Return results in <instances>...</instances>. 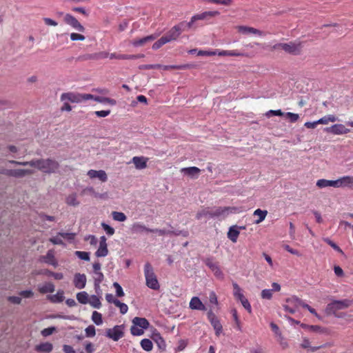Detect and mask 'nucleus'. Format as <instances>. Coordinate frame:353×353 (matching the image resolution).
<instances>
[{"label":"nucleus","instance_id":"b1692460","mask_svg":"<svg viewBox=\"0 0 353 353\" xmlns=\"http://www.w3.org/2000/svg\"><path fill=\"white\" fill-rule=\"evenodd\" d=\"M143 54H131V55H127V54H117V53H111L110 54V59H136L141 57H143Z\"/></svg>","mask_w":353,"mask_h":353},{"label":"nucleus","instance_id":"052dcab7","mask_svg":"<svg viewBox=\"0 0 353 353\" xmlns=\"http://www.w3.org/2000/svg\"><path fill=\"white\" fill-rule=\"evenodd\" d=\"M205 263L212 271L219 266L217 263L214 262L212 259L210 258L205 259Z\"/></svg>","mask_w":353,"mask_h":353},{"label":"nucleus","instance_id":"c85d7f7f","mask_svg":"<svg viewBox=\"0 0 353 353\" xmlns=\"http://www.w3.org/2000/svg\"><path fill=\"white\" fill-rule=\"evenodd\" d=\"M132 323L143 330L147 329L150 325L146 319L141 317H134L132 320Z\"/></svg>","mask_w":353,"mask_h":353},{"label":"nucleus","instance_id":"4d7b16f0","mask_svg":"<svg viewBox=\"0 0 353 353\" xmlns=\"http://www.w3.org/2000/svg\"><path fill=\"white\" fill-rule=\"evenodd\" d=\"M198 56H214L217 55V50H199L197 52Z\"/></svg>","mask_w":353,"mask_h":353},{"label":"nucleus","instance_id":"f3484780","mask_svg":"<svg viewBox=\"0 0 353 353\" xmlns=\"http://www.w3.org/2000/svg\"><path fill=\"white\" fill-rule=\"evenodd\" d=\"M88 176L90 179H99L102 182H105L108 180V176L104 170H90L88 172Z\"/></svg>","mask_w":353,"mask_h":353},{"label":"nucleus","instance_id":"a19ab883","mask_svg":"<svg viewBox=\"0 0 353 353\" xmlns=\"http://www.w3.org/2000/svg\"><path fill=\"white\" fill-rule=\"evenodd\" d=\"M95 101H97L101 103H108L110 105H114L117 103L116 100L113 99L99 96H97V98H95Z\"/></svg>","mask_w":353,"mask_h":353},{"label":"nucleus","instance_id":"58836bf2","mask_svg":"<svg viewBox=\"0 0 353 353\" xmlns=\"http://www.w3.org/2000/svg\"><path fill=\"white\" fill-rule=\"evenodd\" d=\"M94 308H100L101 303L99 298L96 295H92L89 297L88 303Z\"/></svg>","mask_w":353,"mask_h":353},{"label":"nucleus","instance_id":"c03bdc74","mask_svg":"<svg viewBox=\"0 0 353 353\" xmlns=\"http://www.w3.org/2000/svg\"><path fill=\"white\" fill-rule=\"evenodd\" d=\"M308 330L313 332L319 334H327V329L319 325H310L308 326Z\"/></svg>","mask_w":353,"mask_h":353},{"label":"nucleus","instance_id":"bb28decb","mask_svg":"<svg viewBox=\"0 0 353 353\" xmlns=\"http://www.w3.org/2000/svg\"><path fill=\"white\" fill-rule=\"evenodd\" d=\"M38 290L41 294L52 293L54 291V285L51 282H46L38 286Z\"/></svg>","mask_w":353,"mask_h":353},{"label":"nucleus","instance_id":"a878e982","mask_svg":"<svg viewBox=\"0 0 353 353\" xmlns=\"http://www.w3.org/2000/svg\"><path fill=\"white\" fill-rule=\"evenodd\" d=\"M220 14L219 11H206L201 14L194 15V19L204 20L210 17H214Z\"/></svg>","mask_w":353,"mask_h":353},{"label":"nucleus","instance_id":"dca6fc26","mask_svg":"<svg viewBox=\"0 0 353 353\" xmlns=\"http://www.w3.org/2000/svg\"><path fill=\"white\" fill-rule=\"evenodd\" d=\"M181 172L191 179H197L200 174L201 170L197 167L183 168L181 169Z\"/></svg>","mask_w":353,"mask_h":353},{"label":"nucleus","instance_id":"393cba45","mask_svg":"<svg viewBox=\"0 0 353 353\" xmlns=\"http://www.w3.org/2000/svg\"><path fill=\"white\" fill-rule=\"evenodd\" d=\"M152 339L156 343L160 350H164L165 349V342L159 332H153Z\"/></svg>","mask_w":353,"mask_h":353},{"label":"nucleus","instance_id":"cd10ccee","mask_svg":"<svg viewBox=\"0 0 353 353\" xmlns=\"http://www.w3.org/2000/svg\"><path fill=\"white\" fill-rule=\"evenodd\" d=\"M217 55L223 57V56H231V57H243L247 54L243 52H241L238 50H217Z\"/></svg>","mask_w":353,"mask_h":353},{"label":"nucleus","instance_id":"2eb2a0df","mask_svg":"<svg viewBox=\"0 0 353 353\" xmlns=\"http://www.w3.org/2000/svg\"><path fill=\"white\" fill-rule=\"evenodd\" d=\"M86 276L84 274L77 273L74 276V285L77 289L81 290L85 287Z\"/></svg>","mask_w":353,"mask_h":353},{"label":"nucleus","instance_id":"de8ad7c7","mask_svg":"<svg viewBox=\"0 0 353 353\" xmlns=\"http://www.w3.org/2000/svg\"><path fill=\"white\" fill-rule=\"evenodd\" d=\"M92 320L97 325H100L103 323L102 315L97 311L92 312Z\"/></svg>","mask_w":353,"mask_h":353},{"label":"nucleus","instance_id":"473e14b6","mask_svg":"<svg viewBox=\"0 0 353 353\" xmlns=\"http://www.w3.org/2000/svg\"><path fill=\"white\" fill-rule=\"evenodd\" d=\"M34 173L32 170L28 169H15L14 170L13 176L15 178H22L26 175H30Z\"/></svg>","mask_w":353,"mask_h":353},{"label":"nucleus","instance_id":"9b49d317","mask_svg":"<svg viewBox=\"0 0 353 353\" xmlns=\"http://www.w3.org/2000/svg\"><path fill=\"white\" fill-rule=\"evenodd\" d=\"M208 318L215 330L216 335L219 336L222 332V325L220 321L212 311L208 312Z\"/></svg>","mask_w":353,"mask_h":353},{"label":"nucleus","instance_id":"0eeeda50","mask_svg":"<svg viewBox=\"0 0 353 353\" xmlns=\"http://www.w3.org/2000/svg\"><path fill=\"white\" fill-rule=\"evenodd\" d=\"M106 336L114 341H119L123 336V325H115L113 328L108 329Z\"/></svg>","mask_w":353,"mask_h":353},{"label":"nucleus","instance_id":"5701e85b","mask_svg":"<svg viewBox=\"0 0 353 353\" xmlns=\"http://www.w3.org/2000/svg\"><path fill=\"white\" fill-rule=\"evenodd\" d=\"M43 260L45 263L51 265L54 268L58 266V262L54 257V252L52 250H48L46 255L43 256Z\"/></svg>","mask_w":353,"mask_h":353},{"label":"nucleus","instance_id":"e2e57ef3","mask_svg":"<svg viewBox=\"0 0 353 353\" xmlns=\"http://www.w3.org/2000/svg\"><path fill=\"white\" fill-rule=\"evenodd\" d=\"M50 241L54 245H63L62 238L59 235V233H58L57 236L50 238Z\"/></svg>","mask_w":353,"mask_h":353},{"label":"nucleus","instance_id":"39448f33","mask_svg":"<svg viewBox=\"0 0 353 353\" xmlns=\"http://www.w3.org/2000/svg\"><path fill=\"white\" fill-rule=\"evenodd\" d=\"M185 25V22H181L174 26H173L165 36V37L169 40V42L172 41L176 40L177 38L180 36L181 32L183 31V26Z\"/></svg>","mask_w":353,"mask_h":353},{"label":"nucleus","instance_id":"412c9836","mask_svg":"<svg viewBox=\"0 0 353 353\" xmlns=\"http://www.w3.org/2000/svg\"><path fill=\"white\" fill-rule=\"evenodd\" d=\"M316 186L319 188H324L327 187H334L338 188L337 179L336 180H327V179H319L316 181Z\"/></svg>","mask_w":353,"mask_h":353},{"label":"nucleus","instance_id":"f8f14e48","mask_svg":"<svg viewBox=\"0 0 353 353\" xmlns=\"http://www.w3.org/2000/svg\"><path fill=\"white\" fill-rule=\"evenodd\" d=\"M61 101H68L71 103H82V94L66 92L63 93L61 96Z\"/></svg>","mask_w":353,"mask_h":353},{"label":"nucleus","instance_id":"5fc2aeb1","mask_svg":"<svg viewBox=\"0 0 353 353\" xmlns=\"http://www.w3.org/2000/svg\"><path fill=\"white\" fill-rule=\"evenodd\" d=\"M131 334L134 336H141L143 334V330L133 324L130 329Z\"/></svg>","mask_w":353,"mask_h":353},{"label":"nucleus","instance_id":"a211bd4d","mask_svg":"<svg viewBox=\"0 0 353 353\" xmlns=\"http://www.w3.org/2000/svg\"><path fill=\"white\" fill-rule=\"evenodd\" d=\"M189 306L192 310H202V311L206 310L205 306L201 302L200 299L197 296H194L191 299V300L190 301Z\"/></svg>","mask_w":353,"mask_h":353},{"label":"nucleus","instance_id":"f704fd0d","mask_svg":"<svg viewBox=\"0 0 353 353\" xmlns=\"http://www.w3.org/2000/svg\"><path fill=\"white\" fill-rule=\"evenodd\" d=\"M150 228H148L141 223H135L132 225V230L134 233H143L144 232H150Z\"/></svg>","mask_w":353,"mask_h":353},{"label":"nucleus","instance_id":"6ab92c4d","mask_svg":"<svg viewBox=\"0 0 353 353\" xmlns=\"http://www.w3.org/2000/svg\"><path fill=\"white\" fill-rule=\"evenodd\" d=\"M338 188L352 187L353 185V176H344L337 179Z\"/></svg>","mask_w":353,"mask_h":353},{"label":"nucleus","instance_id":"423d86ee","mask_svg":"<svg viewBox=\"0 0 353 353\" xmlns=\"http://www.w3.org/2000/svg\"><path fill=\"white\" fill-rule=\"evenodd\" d=\"M64 22L71 26L74 30L83 32L85 28L79 22V21L70 14H66L63 17Z\"/></svg>","mask_w":353,"mask_h":353},{"label":"nucleus","instance_id":"e433bc0d","mask_svg":"<svg viewBox=\"0 0 353 353\" xmlns=\"http://www.w3.org/2000/svg\"><path fill=\"white\" fill-rule=\"evenodd\" d=\"M267 214H268L267 210H262L261 209H256L254 212L253 214H254V216H258V219H256L254 221V223L256 224H259V223H261L265 219Z\"/></svg>","mask_w":353,"mask_h":353},{"label":"nucleus","instance_id":"3c124183","mask_svg":"<svg viewBox=\"0 0 353 353\" xmlns=\"http://www.w3.org/2000/svg\"><path fill=\"white\" fill-rule=\"evenodd\" d=\"M74 254L78 258H79L82 260L87 261L90 260L89 252H83V251H76Z\"/></svg>","mask_w":353,"mask_h":353},{"label":"nucleus","instance_id":"338daca9","mask_svg":"<svg viewBox=\"0 0 353 353\" xmlns=\"http://www.w3.org/2000/svg\"><path fill=\"white\" fill-rule=\"evenodd\" d=\"M113 286L115 288L116 290V294L119 297H121L124 296L123 290L121 288V286L117 282H114L113 283Z\"/></svg>","mask_w":353,"mask_h":353},{"label":"nucleus","instance_id":"c756f323","mask_svg":"<svg viewBox=\"0 0 353 353\" xmlns=\"http://www.w3.org/2000/svg\"><path fill=\"white\" fill-rule=\"evenodd\" d=\"M53 345L49 342L41 343L35 346V350L38 352L49 353L52 352Z\"/></svg>","mask_w":353,"mask_h":353},{"label":"nucleus","instance_id":"c9c22d12","mask_svg":"<svg viewBox=\"0 0 353 353\" xmlns=\"http://www.w3.org/2000/svg\"><path fill=\"white\" fill-rule=\"evenodd\" d=\"M64 293L62 290H59L57 294L49 296L48 299L52 303H61L64 299Z\"/></svg>","mask_w":353,"mask_h":353},{"label":"nucleus","instance_id":"9d476101","mask_svg":"<svg viewBox=\"0 0 353 353\" xmlns=\"http://www.w3.org/2000/svg\"><path fill=\"white\" fill-rule=\"evenodd\" d=\"M302 49V44L300 41H291L289 43H285L284 51L287 53L292 54H300Z\"/></svg>","mask_w":353,"mask_h":353},{"label":"nucleus","instance_id":"8fccbe9b","mask_svg":"<svg viewBox=\"0 0 353 353\" xmlns=\"http://www.w3.org/2000/svg\"><path fill=\"white\" fill-rule=\"evenodd\" d=\"M211 214H212V210H210L208 208L203 209L196 214V218L198 219H201L203 216L212 218Z\"/></svg>","mask_w":353,"mask_h":353},{"label":"nucleus","instance_id":"bf43d9fd","mask_svg":"<svg viewBox=\"0 0 353 353\" xmlns=\"http://www.w3.org/2000/svg\"><path fill=\"white\" fill-rule=\"evenodd\" d=\"M116 306L119 307L120 312L122 314H125L128 310V305L125 303H121L120 301H116Z\"/></svg>","mask_w":353,"mask_h":353},{"label":"nucleus","instance_id":"69168bd1","mask_svg":"<svg viewBox=\"0 0 353 353\" xmlns=\"http://www.w3.org/2000/svg\"><path fill=\"white\" fill-rule=\"evenodd\" d=\"M272 297V292L271 290L265 289L261 292V298L263 299H271Z\"/></svg>","mask_w":353,"mask_h":353},{"label":"nucleus","instance_id":"6e6552de","mask_svg":"<svg viewBox=\"0 0 353 353\" xmlns=\"http://www.w3.org/2000/svg\"><path fill=\"white\" fill-rule=\"evenodd\" d=\"M236 29L237 30L238 32L243 35L255 34L259 37L265 36V33L263 32L250 26H238L236 27Z\"/></svg>","mask_w":353,"mask_h":353},{"label":"nucleus","instance_id":"4be33fe9","mask_svg":"<svg viewBox=\"0 0 353 353\" xmlns=\"http://www.w3.org/2000/svg\"><path fill=\"white\" fill-rule=\"evenodd\" d=\"M157 37V35L151 34L141 39H134L132 41V44L135 47L142 46L148 42L154 41Z\"/></svg>","mask_w":353,"mask_h":353},{"label":"nucleus","instance_id":"0e129e2a","mask_svg":"<svg viewBox=\"0 0 353 353\" xmlns=\"http://www.w3.org/2000/svg\"><path fill=\"white\" fill-rule=\"evenodd\" d=\"M110 54L108 52L105 51L99 52L98 53H96L93 55V58L96 59H106L108 57L110 58Z\"/></svg>","mask_w":353,"mask_h":353},{"label":"nucleus","instance_id":"09e8293b","mask_svg":"<svg viewBox=\"0 0 353 353\" xmlns=\"http://www.w3.org/2000/svg\"><path fill=\"white\" fill-rule=\"evenodd\" d=\"M112 218L114 221L123 222L126 220L127 217L124 213L121 212H112Z\"/></svg>","mask_w":353,"mask_h":353},{"label":"nucleus","instance_id":"79ce46f5","mask_svg":"<svg viewBox=\"0 0 353 353\" xmlns=\"http://www.w3.org/2000/svg\"><path fill=\"white\" fill-rule=\"evenodd\" d=\"M140 344H141V347L145 351H147V352L151 351L153 348L152 342L151 340H150L148 339H142Z\"/></svg>","mask_w":353,"mask_h":353},{"label":"nucleus","instance_id":"4468645a","mask_svg":"<svg viewBox=\"0 0 353 353\" xmlns=\"http://www.w3.org/2000/svg\"><path fill=\"white\" fill-rule=\"evenodd\" d=\"M108 254V250L106 243V238L104 236L100 237L99 246L95 252L97 257H104Z\"/></svg>","mask_w":353,"mask_h":353},{"label":"nucleus","instance_id":"13d9d810","mask_svg":"<svg viewBox=\"0 0 353 353\" xmlns=\"http://www.w3.org/2000/svg\"><path fill=\"white\" fill-rule=\"evenodd\" d=\"M87 337H93L96 334L95 327L93 325H89L85 330Z\"/></svg>","mask_w":353,"mask_h":353},{"label":"nucleus","instance_id":"1a4fd4ad","mask_svg":"<svg viewBox=\"0 0 353 353\" xmlns=\"http://www.w3.org/2000/svg\"><path fill=\"white\" fill-rule=\"evenodd\" d=\"M188 68V65H163L160 64H150V65H144L141 66V68L150 70V69H163L165 70H171V69H176V70H183Z\"/></svg>","mask_w":353,"mask_h":353},{"label":"nucleus","instance_id":"49530a36","mask_svg":"<svg viewBox=\"0 0 353 353\" xmlns=\"http://www.w3.org/2000/svg\"><path fill=\"white\" fill-rule=\"evenodd\" d=\"M9 163H10L12 164H14V165H23V166L29 165L30 167L35 168V159H32L30 161H14V160H10V161H9Z\"/></svg>","mask_w":353,"mask_h":353},{"label":"nucleus","instance_id":"774afa93","mask_svg":"<svg viewBox=\"0 0 353 353\" xmlns=\"http://www.w3.org/2000/svg\"><path fill=\"white\" fill-rule=\"evenodd\" d=\"M285 116L286 117H288V119H290V121L292 123L296 122L299 118V115L298 114H295V113H292V112H286L285 114Z\"/></svg>","mask_w":353,"mask_h":353},{"label":"nucleus","instance_id":"7c9ffc66","mask_svg":"<svg viewBox=\"0 0 353 353\" xmlns=\"http://www.w3.org/2000/svg\"><path fill=\"white\" fill-rule=\"evenodd\" d=\"M239 233L240 232L238 227L234 225L230 228L228 232V236L233 243H235L237 241Z\"/></svg>","mask_w":353,"mask_h":353},{"label":"nucleus","instance_id":"2f4dec72","mask_svg":"<svg viewBox=\"0 0 353 353\" xmlns=\"http://www.w3.org/2000/svg\"><path fill=\"white\" fill-rule=\"evenodd\" d=\"M94 288L97 291L100 288V284L104 279V275L101 272H93Z\"/></svg>","mask_w":353,"mask_h":353},{"label":"nucleus","instance_id":"603ef678","mask_svg":"<svg viewBox=\"0 0 353 353\" xmlns=\"http://www.w3.org/2000/svg\"><path fill=\"white\" fill-rule=\"evenodd\" d=\"M101 227L108 235L112 236L114 234V229L105 223H101Z\"/></svg>","mask_w":353,"mask_h":353},{"label":"nucleus","instance_id":"aec40b11","mask_svg":"<svg viewBox=\"0 0 353 353\" xmlns=\"http://www.w3.org/2000/svg\"><path fill=\"white\" fill-rule=\"evenodd\" d=\"M132 161L137 169L142 170L146 168L148 159L144 157H134Z\"/></svg>","mask_w":353,"mask_h":353},{"label":"nucleus","instance_id":"a18cd8bd","mask_svg":"<svg viewBox=\"0 0 353 353\" xmlns=\"http://www.w3.org/2000/svg\"><path fill=\"white\" fill-rule=\"evenodd\" d=\"M169 43V40L167 39L165 36L161 37L159 40H157L152 45V49L156 50L159 49L162 46Z\"/></svg>","mask_w":353,"mask_h":353},{"label":"nucleus","instance_id":"7ed1b4c3","mask_svg":"<svg viewBox=\"0 0 353 353\" xmlns=\"http://www.w3.org/2000/svg\"><path fill=\"white\" fill-rule=\"evenodd\" d=\"M350 301L348 300L334 301L329 303L326 307V312L328 314H334L336 311L348 307Z\"/></svg>","mask_w":353,"mask_h":353},{"label":"nucleus","instance_id":"20e7f679","mask_svg":"<svg viewBox=\"0 0 353 353\" xmlns=\"http://www.w3.org/2000/svg\"><path fill=\"white\" fill-rule=\"evenodd\" d=\"M239 212L238 208L236 207H219L212 210V217H225L229 214Z\"/></svg>","mask_w":353,"mask_h":353},{"label":"nucleus","instance_id":"f257e3e1","mask_svg":"<svg viewBox=\"0 0 353 353\" xmlns=\"http://www.w3.org/2000/svg\"><path fill=\"white\" fill-rule=\"evenodd\" d=\"M35 168L46 174L55 173L59 168V163L50 158L35 159Z\"/></svg>","mask_w":353,"mask_h":353},{"label":"nucleus","instance_id":"6e6d98bb","mask_svg":"<svg viewBox=\"0 0 353 353\" xmlns=\"http://www.w3.org/2000/svg\"><path fill=\"white\" fill-rule=\"evenodd\" d=\"M323 241L327 243L328 245H330L334 250H335L336 252L339 253H343L342 250L333 241H332L328 238L323 239Z\"/></svg>","mask_w":353,"mask_h":353},{"label":"nucleus","instance_id":"ea45409f","mask_svg":"<svg viewBox=\"0 0 353 353\" xmlns=\"http://www.w3.org/2000/svg\"><path fill=\"white\" fill-rule=\"evenodd\" d=\"M89 295L86 292H80L77 294V301L81 304H87L89 300Z\"/></svg>","mask_w":353,"mask_h":353},{"label":"nucleus","instance_id":"ddd939ff","mask_svg":"<svg viewBox=\"0 0 353 353\" xmlns=\"http://www.w3.org/2000/svg\"><path fill=\"white\" fill-rule=\"evenodd\" d=\"M325 130L334 134H345L350 131V129L345 128L343 124H334L331 127L326 128Z\"/></svg>","mask_w":353,"mask_h":353},{"label":"nucleus","instance_id":"864d4df0","mask_svg":"<svg viewBox=\"0 0 353 353\" xmlns=\"http://www.w3.org/2000/svg\"><path fill=\"white\" fill-rule=\"evenodd\" d=\"M208 2L213 3L219 5L230 6L233 1L232 0H207Z\"/></svg>","mask_w":353,"mask_h":353},{"label":"nucleus","instance_id":"72a5a7b5","mask_svg":"<svg viewBox=\"0 0 353 353\" xmlns=\"http://www.w3.org/2000/svg\"><path fill=\"white\" fill-rule=\"evenodd\" d=\"M65 203L70 206H78L79 201L77 199V194L76 193H72L68 195L65 198Z\"/></svg>","mask_w":353,"mask_h":353},{"label":"nucleus","instance_id":"4c0bfd02","mask_svg":"<svg viewBox=\"0 0 353 353\" xmlns=\"http://www.w3.org/2000/svg\"><path fill=\"white\" fill-rule=\"evenodd\" d=\"M233 294L234 296L241 301L243 299L245 298L242 292L241 288L239 287V285L236 283H233Z\"/></svg>","mask_w":353,"mask_h":353},{"label":"nucleus","instance_id":"f03ea898","mask_svg":"<svg viewBox=\"0 0 353 353\" xmlns=\"http://www.w3.org/2000/svg\"><path fill=\"white\" fill-rule=\"evenodd\" d=\"M144 276L146 285L154 290H158L160 288L157 276L154 274V269L150 263H146L144 265Z\"/></svg>","mask_w":353,"mask_h":353},{"label":"nucleus","instance_id":"680f3d73","mask_svg":"<svg viewBox=\"0 0 353 353\" xmlns=\"http://www.w3.org/2000/svg\"><path fill=\"white\" fill-rule=\"evenodd\" d=\"M72 41H84L85 37L84 35L79 33L72 32L70 34Z\"/></svg>","mask_w":353,"mask_h":353},{"label":"nucleus","instance_id":"37998d69","mask_svg":"<svg viewBox=\"0 0 353 353\" xmlns=\"http://www.w3.org/2000/svg\"><path fill=\"white\" fill-rule=\"evenodd\" d=\"M286 302L296 310V308L300 306L301 300L296 296H292L287 299Z\"/></svg>","mask_w":353,"mask_h":353}]
</instances>
